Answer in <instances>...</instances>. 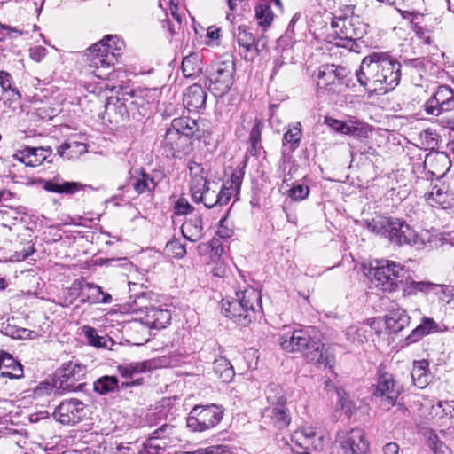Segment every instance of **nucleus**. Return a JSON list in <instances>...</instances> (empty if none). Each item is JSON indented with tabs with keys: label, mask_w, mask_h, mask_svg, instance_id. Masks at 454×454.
<instances>
[{
	"label": "nucleus",
	"mask_w": 454,
	"mask_h": 454,
	"mask_svg": "<svg viewBox=\"0 0 454 454\" xmlns=\"http://www.w3.org/2000/svg\"><path fill=\"white\" fill-rule=\"evenodd\" d=\"M183 102L190 112L204 108L207 102V92L202 86L192 84L184 93Z\"/></svg>",
	"instance_id": "obj_26"
},
{
	"label": "nucleus",
	"mask_w": 454,
	"mask_h": 454,
	"mask_svg": "<svg viewBox=\"0 0 454 454\" xmlns=\"http://www.w3.org/2000/svg\"><path fill=\"white\" fill-rule=\"evenodd\" d=\"M278 341L281 348L287 352H301L309 363L324 364L329 369L334 366V356L329 348L303 329L285 326L278 334Z\"/></svg>",
	"instance_id": "obj_3"
},
{
	"label": "nucleus",
	"mask_w": 454,
	"mask_h": 454,
	"mask_svg": "<svg viewBox=\"0 0 454 454\" xmlns=\"http://www.w3.org/2000/svg\"><path fill=\"white\" fill-rule=\"evenodd\" d=\"M223 415L222 407L216 404L196 405L186 419V426L192 432H204L218 425Z\"/></svg>",
	"instance_id": "obj_12"
},
{
	"label": "nucleus",
	"mask_w": 454,
	"mask_h": 454,
	"mask_svg": "<svg viewBox=\"0 0 454 454\" xmlns=\"http://www.w3.org/2000/svg\"><path fill=\"white\" fill-rule=\"evenodd\" d=\"M146 294L142 293L137 297L138 301L137 303L141 304L139 308L140 311V321L151 328L163 329L165 328L171 320V314L167 309H163L160 306H143V301L145 299Z\"/></svg>",
	"instance_id": "obj_17"
},
{
	"label": "nucleus",
	"mask_w": 454,
	"mask_h": 454,
	"mask_svg": "<svg viewBox=\"0 0 454 454\" xmlns=\"http://www.w3.org/2000/svg\"><path fill=\"white\" fill-rule=\"evenodd\" d=\"M309 186L301 184H294L293 188L289 190V197L294 201L303 200L309 196Z\"/></svg>",
	"instance_id": "obj_50"
},
{
	"label": "nucleus",
	"mask_w": 454,
	"mask_h": 454,
	"mask_svg": "<svg viewBox=\"0 0 454 454\" xmlns=\"http://www.w3.org/2000/svg\"><path fill=\"white\" fill-rule=\"evenodd\" d=\"M403 63L405 67H411L416 70H424L426 68L423 58L405 59L403 60Z\"/></svg>",
	"instance_id": "obj_60"
},
{
	"label": "nucleus",
	"mask_w": 454,
	"mask_h": 454,
	"mask_svg": "<svg viewBox=\"0 0 454 454\" xmlns=\"http://www.w3.org/2000/svg\"><path fill=\"white\" fill-rule=\"evenodd\" d=\"M124 43L118 36L108 35L86 50L85 61L90 73L101 79L92 90L93 93L101 94L113 90V86H110L105 80L108 79L111 74V69L121 55Z\"/></svg>",
	"instance_id": "obj_2"
},
{
	"label": "nucleus",
	"mask_w": 454,
	"mask_h": 454,
	"mask_svg": "<svg viewBox=\"0 0 454 454\" xmlns=\"http://www.w3.org/2000/svg\"><path fill=\"white\" fill-rule=\"evenodd\" d=\"M427 360H419L413 362V367L411 373L413 384L419 388H425L431 382L433 376L428 369Z\"/></svg>",
	"instance_id": "obj_32"
},
{
	"label": "nucleus",
	"mask_w": 454,
	"mask_h": 454,
	"mask_svg": "<svg viewBox=\"0 0 454 454\" xmlns=\"http://www.w3.org/2000/svg\"><path fill=\"white\" fill-rule=\"evenodd\" d=\"M357 154L364 155L367 156V158H369V156H374L376 154V150L371 146H360L359 148L351 151L352 157Z\"/></svg>",
	"instance_id": "obj_64"
},
{
	"label": "nucleus",
	"mask_w": 454,
	"mask_h": 454,
	"mask_svg": "<svg viewBox=\"0 0 454 454\" xmlns=\"http://www.w3.org/2000/svg\"><path fill=\"white\" fill-rule=\"evenodd\" d=\"M348 72L345 67L334 64H327L319 67L317 86L330 92L338 94L348 86Z\"/></svg>",
	"instance_id": "obj_14"
},
{
	"label": "nucleus",
	"mask_w": 454,
	"mask_h": 454,
	"mask_svg": "<svg viewBox=\"0 0 454 454\" xmlns=\"http://www.w3.org/2000/svg\"><path fill=\"white\" fill-rule=\"evenodd\" d=\"M188 168L191 176L190 193L193 202H195L199 198H201V194L211 184L207 180L204 175V168L200 164L195 161H189Z\"/></svg>",
	"instance_id": "obj_22"
},
{
	"label": "nucleus",
	"mask_w": 454,
	"mask_h": 454,
	"mask_svg": "<svg viewBox=\"0 0 454 454\" xmlns=\"http://www.w3.org/2000/svg\"><path fill=\"white\" fill-rule=\"evenodd\" d=\"M338 395L340 396V404L341 409L345 411L346 414L351 415L356 410V404L353 401H351L348 396L341 395L340 392L338 391Z\"/></svg>",
	"instance_id": "obj_56"
},
{
	"label": "nucleus",
	"mask_w": 454,
	"mask_h": 454,
	"mask_svg": "<svg viewBox=\"0 0 454 454\" xmlns=\"http://www.w3.org/2000/svg\"><path fill=\"white\" fill-rule=\"evenodd\" d=\"M367 229L382 237L387 238L393 244H407L418 248L425 245V239L405 222L396 218L378 217L366 222Z\"/></svg>",
	"instance_id": "obj_6"
},
{
	"label": "nucleus",
	"mask_w": 454,
	"mask_h": 454,
	"mask_svg": "<svg viewBox=\"0 0 454 454\" xmlns=\"http://www.w3.org/2000/svg\"><path fill=\"white\" fill-rule=\"evenodd\" d=\"M439 332L438 324L431 317H424L421 323L406 338L409 343L416 342L422 337Z\"/></svg>",
	"instance_id": "obj_36"
},
{
	"label": "nucleus",
	"mask_w": 454,
	"mask_h": 454,
	"mask_svg": "<svg viewBox=\"0 0 454 454\" xmlns=\"http://www.w3.org/2000/svg\"><path fill=\"white\" fill-rule=\"evenodd\" d=\"M346 339L355 347H360L372 335V327L366 323H359L348 326L345 331Z\"/></svg>",
	"instance_id": "obj_31"
},
{
	"label": "nucleus",
	"mask_w": 454,
	"mask_h": 454,
	"mask_svg": "<svg viewBox=\"0 0 454 454\" xmlns=\"http://www.w3.org/2000/svg\"><path fill=\"white\" fill-rule=\"evenodd\" d=\"M82 331L84 333V336L90 346L97 348H102L106 346L105 338L99 336L93 327L90 325H84L82 328Z\"/></svg>",
	"instance_id": "obj_48"
},
{
	"label": "nucleus",
	"mask_w": 454,
	"mask_h": 454,
	"mask_svg": "<svg viewBox=\"0 0 454 454\" xmlns=\"http://www.w3.org/2000/svg\"><path fill=\"white\" fill-rule=\"evenodd\" d=\"M235 70V63L231 59L216 60L207 70L205 85L215 97H222L231 88Z\"/></svg>",
	"instance_id": "obj_10"
},
{
	"label": "nucleus",
	"mask_w": 454,
	"mask_h": 454,
	"mask_svg": "<svg viewBox=\"0 0 454 454\" xmlns=\"http://www.w3.org/2000/svg\"><path fill=\"white\" fill-rule=\"evenodd\" d=\"M454 410V402L439 401L424 397L420 403V416L427 420H441Z\"/></svg>",
	"instance_id": "obj_20"
},
{
	"label": "nucleus",
	"mask_w": 454,
	"mask_h": 454,
	"mask_svg": "<svg viewBox=\"0 0 454 454\" xmlns=\"http://www.w3.org/2000/svg\"><path fill=\"white\" fill-rule=\"evenodd\" d=\"M262 128L263 122L261 120L255 119L249 135L250 143L254 148H256L261 141Z\"/></svg>",
	"instance_id": "obj_52"
},
{
	"label": "nucleus",
	"mask_w": 454,
	"mask_h": 454,
	"mask_svg": "<svg viewBox=\"0 0 454 454\" xmlns=\"http://www.w3.org/2000/svg\"><path fill=\"white\" fill-rule=\"evenodd\" d=\"M181 68L185 77H192L200 74L202 70V63L199 55L192 53L184 58Z\"/></svg>",
	"instance_id": "obj_41"
},
{
	"label": "nucleus",
	"mask_w": 454,
	"mask_h": 454,
	"mask_svg": "<svg viewBox=\"0 0 454 454\" xmlns=\"http://www.w3.org/2000/svg\"><path fill=\"white\" fill-rule=\"evenodd\" d=\"M434 162L439 163L442 165V169L438 171L428 170V173L431 174L432 176L436 177L437 179L442 178L445 172L449 169L450 166V162L448 159V156L445 153H438L435 155H428L426 158L425 165L433 167Z\"/></svg>",
	"instance_id": "obj_43"
},
{
	"label": "nucleus",
	"mask_w": 454,
	"mask_h": 454,
	"mask_svg": "<svg viewBox=\"0 0 454 454\" xmlns=\"http://www.w3.org/2000/svg\"><path fill=\"white\" fill-rule=\"evenodd\" d=\"M411 317L407 312L401 308L394 309L386 316V325L394 333L402 331L410 324Z\"/></svg>",
	"instance_id": "obj_35"
},
{
	"label": "nucleus",
	"mask_w": 454,
	"mask_h": 454,
	"mask_svg": "<svg viewBox=\"0 0 454 454\" xmlns=\"http://www.w3.org/2000/svg\"><path fill=\"white\" fill-rule=\"evenodd\" d=\"M183 236L189 241L196 242L203 237V224L200 215H193L186 219L181 226Z\"/></svg>",
	"instance_id": "obj_33"
},
{
	"label": "nucleus",
	"mask_w": 454,
	"mask_h": 454,
	"mask_svg": "<svg viewBox=\"0 0 454 454\" xmlns=\"http://www.w3.org/2000/svg\"><path fill=\"white\" fill-rule=\"evenodd\" d=\"M24 376L22 364L7 352L0 351V377L21 379Z\"/></svg>",
	"instance_id": "obj_27"
},
{
	"label": "nucleus",
	"mask_w": 454,
	"mask_h": 454,
	"mask_svg": "<svg viewBox=\"0 0 454 454\" xmlns=\"http://www.w3.org/2000/svg\"><path fill=\"white\" fill-rule=\"evenodd\" d=\"M254 17L258 26L262 27L263 31L270 27L274 20L273 12L268 4H258L255 8Z\"/></svg>",
	"instance_id": "obj_42"
},
{
	"label": "nucleus",
	"mask_w": 454,
	"mask_h": 454,
	"mask_svg": "<svg viewBox=\"0 0 454 454\" xmlns=\"http://www.w3.org/2000/svg\"><path fill=\"white\" fill-rule=\"evenodd\" d=\"M343 27H345V31H342V35H340V40H346V43L343 44V47H348L350 50H353V46L356 45L355 40L353 39V35H356V34L349 31V29L346 27V20H342Z\"/></svg>",
	"instance_id": "obj_58"
},
{
	"label": "nucleus",
	"mask_w": 454,
	"mask_h": 454,
	"mask_svg": "<svg viewBox=\"0 0 454 454\" xmlns=\"http://www.w3.org/2000/svg\"><path fill=\"white\" fill-rule=\"evenodd\" d=\"M83 280L76 279L73 282L71 286L65 289L63 293L59 296V304L62 307H68L73 304L78 297L83 296L85 298L87 295L84 294V289H87Z\"/></svg>",
	"instance_id": "obj_34"
},
{
	"label": "nucleus",
	"mask_w": 454,
	"mask_h": 454,
	"mask_svg": "<svg viewBox=\"0 0 454 454\" xmlns=\"http://www.w3.org/2000/svg\"><path fill=\"white\" fill-rule=\"evenodd\" d=\"M43 187L47 192L61 194H74L84 188L79 182L63 181L60 176H57L51 180H42Z\"/></svg>",
	"instance_id": "obj_28"
},
{
	"label": "nucleus",
	"mask_w": 454,
	"mask_h": 454,
	"mask_svg": "<svg viewBox=\"0 0 454 454\" xmlns=\"http://www.w3.org/2000/svg\"><path fill=\"white\" fill-rule=\"evenodd\" d=\"M454 109V89L449 85H440L424 104L425 112L439 116Z\"/></svg>",
	"instance_id": "obj_15"
},
{
	"label": "nucleus",
	"mask_w": 454,
	"mask_h": 454,
	"mask_svg": "<svg viewBox=\"0 0 454 454\" xmlns=\"http://www.w3.org/2000/svg\"><path fill=\"white\" fill-rule=\"evenodd\" d=\"M239 49V54L246 59L253 61L267 45L266 37L262 35L256 37L251 29L245 26H239L233 32Z\"/></svg>",
	"instance_id": "obj_13"
},
{
	"label": "nucleus",
	"mask_w": 454,
	"mask_h": 454,
	"mask_svg": "<svg viewBox=\"0 0 454 454\" xmlns=\"http://www.w3.org/2000/svg\"><path fill=\"white\" fill-rule=\"evenodd\" d=\"M262 296L260 292L248 287L242 292L236 293V298L223 299L221 301L222 313L235 323L246 326L254 318L256 312L262 309Z\"/></svg>",
	"instance_id": "obj_5"
},
{
	"label": "nucleus",
	"mask_w": 454,
	"mask_h": 454,
	"mask_svg": "<svg viewBox=\"0 0 454 454\" xmlns=\"http://www.w3.org/2000/svg\"><path fill=\"white\" fill-rule=\"evenodd\" d=\"M299 435L303 436L306 441L309 442L317 435V430L313 427H302L294 433V437L298 438Z\"/></svg>",
	"instance_id": "obj_57"
},
{
	"label": "nucleus",
	"mask_w": 454,
	"mask_h": 454,
	"mask_svg": "<svg viewBox=\"0 0 454 454\" xmlns=\"http://www.w3.org/2000/svg\"><path fill=\"white\" fill-rule=\"evenodd\" d=\"M174 432L175 427L173 426L162 425L154 430L143 444V450L140 451V454H160L174 443V440L171 437Z\"/></svg>",
	"instance_id": "obj_19"
},
{
	"label": "nucleus",
	"mask_w": 454,
	"mask_h": 454,
	"mask_svg": "<svg viewBox=\"0 0 454 454\" xmlns=\"http://www.w3.org/2000/svg\"><path fill=\"white\" fill-rule=\"evenodd\" d=\"M244 175L243 168H235L231 175V178L223 183L219 191L217 184L210 185L201 194V198H199L195 203H203L207 208L227 205L231 197L239 193Z\"/></svg>",
	"instance_id": "obj_8"
},
{
	"label": "nucleus",
	"mask_w": 454,
	"mask_h": 454,
	"mask_svg": "<svg viewBox=\"0 0 454 454\" xmlns=\"http://www.w3.org/2000/svg\"><path fill=\"white\" fill-rule=\"evenodd\" d=\"M22 35V31L7 25L0 24V41L6 37L16 38Z\"/></svg>",
	"instance_id": "obj_54"
},
{
	"label": "nucleus",
	"mask_w": 454,
	"mask_h": 454,
	"mask_svg": "<svg viewBox=\"0 0 454 454\" xmlns=\"http://www.w3.org/2000/svg\"><path fill=\"white\" fill-rule=\"evenodd\" d=\"M403 393V387L395 380V376L384 368L379 367L376 383L372 386V398L385 410L396 404Z\"/></svg>",
	"instance_id": "obj_9"
},
{
	"label": "nucleus",
	"mask_w": 454,
	"mask_h": 454,
	"mask_svg": "<svg viewBox=\"0 0 454 454\" xmlns=\"http://www.w3.org/2000/svg\"><path fill=\"white\" fill-rule=\"evenodd\" d=\"M87 373L86 366L69 362L63 365L62 369V381L71 386L74 382L81 381L84 379Z\"/></svg>",
	"instance_id": "obj_37"
},
{
	"label": "nucleus",
	"mask_w": 454,
	"mask_h": 454,
	"mask_svg": "<svg viewBox=\"0 0 454 454\" xmlns=\"http://www.w3.org/2000/svg\"><path fill=\"white\" fill-rule=\"evenodd\" d=\"M167 247L178 258H182L186 254L185 246L176 240L168 242Z\"/></svg>",
	"instance_id": "obj_59"
},
{
	"label": "nucleus",
	"mask_w": 454,
	"mask_h": 454,
	"mask_svg": "<svg viewBox=\"0 0 454 454\" xmlns=\"http://www.w3.org/2000/svg\"><path fill=\"white\" fill-rule=\"evenodd\" d=\"M229 451L226 445H213L207 448H200L194 451H179L175 454H224Z\"/></svg>",
	"instance_id": "obj_49"
},
{
	"label": "nucleus",
	"mask_w": 454,
	"mask_h": 454,
	"mask_svg": "<svg viewBox=\"0 0 454 454\" xmlns=\"http://www.w3.org/2000/svg\"><path fill=\"white\" fill-rule=\"evenodd\" d=\"M403 288V295H415L418 292H429V286H432V282L429 281H414V280H403L402 284H400Z\"/></svg>",
	"instance_id": "obj_44"
},
{
	"label": "nucleus",
	"mask_w": 454,
	"mask_h": 454,
	"mask_svg": "<svg viewBox=\"0 0 454 454\" xmlns=\"http://www.w3.org/2000/svg\"><path fill=\"white\" fill-rule=\"evenodd\" d=\"M46 53L47 50L43 46H35L29 51L30 58L36 62H40L46 56Z\"/></svg>",
	"instance_id": "obj_61"
},
{
	"label": "nucleus",
	"mask_w": 454,
	"mask_h": 454,
	"mask_svg": "<svg viewBox=\"0 0 454 454\" xmlns=\"http://www.w3.org/2000/svg\"><path fill=\"white\" fill-rule=\"evenodd\" d=\"M429 442L434 454H452L451 450L445 443L439 441L436 435L430 436Z\"/></svg>",
	"instance_id": "obj_53"
},
{
	"label": "nucleus",
	"mask_w": 454,
	"mask_h": 454,
	"mask_svg": "<svg viewBox=\"0 0 454 454\" xmlns=\"http://www.w3.org/2000/svg\"><path fill=\"white\" fill-rule=\"evenodd\" d=\"M32 253H34V248H33L32 246H28L27 248H23L20 251H16L15 254L12 256V261H17V262L24 261L27 258H28V256Z\"/></svg>",
	"instance_id": "obj_62"
},
{
	"label": "nucleus",
	"mask_w": 454,
	"mask_h": 454,
	"mask_svg": "<svg viewBox=\"0 0 454 454\" xmlns=\"http://www.w3.org/2000/svg\"><path fill=\"white\" fill-rule=\"evenodd\" d=\"M0 86L4 92L10 94V98L18 99L20 98L19 91L12 86V78L9 73L0 71Z\"/></svg>",
	"instance_id": "obj_47"
},
{
	"label": "nucleus",
	"mask_w": 454,
	"mask_h": 454,
	"mask_svg": "<svg viewBox=\"0 0 454 454\" xmlns=\"http://www.w3.org/2000/svg\"><path fill=\"white\" fill-rule=\"evenodd\" d=\"M118 387V380L114 376H103L94 383V390L100 395L114 392Z\"/></svg>",
	"instance_id": "obj_45"
},
{
	"label": "nucleus",
	"mask_w": 454,
	"mask_h": 454,
	"mask_svg": "<svg viewBox=\"0 0 454 454\" xmlns=\"http://www.w3.org/2000/svg\"><path fill=\"white\" fill-rule=\"evenodd\" d=\"M213 370L223 382H230L235 376L234 369L225 357H218L214 361Z\"/></svg>",
	"instance_id": "obj_38"
},
{
	"label": "nucleus",
	"mask_w": 454,
	"mask_h": 454,
	"mask_svg": "<svg viewBox=\"0 0 454 454\" xmlns=\"http://www.w3.org/2000/svg\"><path fill=\"white\" fill-rule=\"evenodd\" d=\"M117 102L120 103V107H123L125 113H129V111H132L135 107H141L142 109L145 108V103L142 99V97L136 94L131 97V100L125 99V102H121V100L118 98Z\"/></svg>",
	"instance_id": "obj_51"
},
{
	"label": "nucleus",
	"mask_w": 454,
	"mask_h": 454,
	"mask_svg": "<svg viewBox=\"0 0 454 454\" xmlns=\"http://www.w3.org/2000/svg\"><path fill=\"white\" fill-rule=\"evenodd\" d=\"M302 137V127L301 122H295L288 125L284 133L282 140V153L290 154L299 146Z\"/></svg>",
	"instance_id": "obj_29"
},
{
	"label": "nucleus",
	"mask_w": 454,
	"mask_h": 454,
	"mask_svg": "<svg viewBox=\"0 0 454 454\" xmlns=\"http://www.w3.org/2000/svg\"><path fill=\"white\" fill-rule=\"evenodd\" d=\"M193 207L184 198H180L175 204V212L176 215H187L192 213Z\"/></svg>",
	"instance_id": "obj_55"
},
{
	"label": "nucleus",
	"mask_w": 454,
	"mask_h": 454,
	"mask_svg": "<svg viewBox=\"0 0 454 454\" xmlns=\"http://www.w3.org/2000/svg\"><path fill=\"white\" fill-rule=\"evenodd\" d=\"M266 398L269 405L264 409V417H269L278 429L287 427L291 422L288 410L286 408V397L283 390L277 385L271 384L266 389Z\"/></svg>",
	"instance_id": "obj_11"
},
{
	"label": "nucleus",
	"mask_w": 454,
	"mask_h": 454,
	"mask_svg": "<svg viewBox=\"0 0 454 454\" xmlns=\"http://www.w3.org/2000/svg\"><path fill=\"white\" fill-rule=\"evenodd\" d=\"M226 221V216L222 218L219 223L217 234L219 237L227 239L232 236L233 231L224 225V223Z\"/></svg>",
	"instance_id": "obj_63"
},
{
	"label": "nucleus",
	"mask_w": 454,
	"mask_h": 454,
	"mask_svg": "<svg viewBox=\"0 0 454 454\" xmlns=\"http://www.w3.org/2000/svg\"><path fill=\"white\" fill-rule=\"evenodd\" d=\"M169 364V359L163 356L160 358L119 365L118 372L122 378L133 379L140 373L146 372L159 367L168 366Z\"/></svg>",
	"instance_id": "obj_21"
},
{
	"label": "nucleus",
	"mask_w": 454,
	"mask_h": 454,
	"mask_svg": "<svg viewBox=\"0 0 454 454\" xmlns=\"http://www.w3.org/2000/svg\"><path fill=\"white\" fill-rule=\"evenodd\" d=\"M425 200L434 207L442 209H454V193L450 192L444 184L434 185L425 193Z\"/></svg>",
	"instance_id": "obj_23"
},
{
	"label": "nucleus",
	"mask_w": 454,
	"mask_h": 454,
	"mask_svg": "<svg viewBox=\"0 0 454 454\" xmlns=\"http://www.w3.org/2000/svg\"><path fill=\"white\" fill-rule=\"evenodd\" d=\"M197 131V122L189 117L176 118L167 129L161 146L167 156L182 159L192 150V137Z\"/></svg>",
	"instance_id": "obj_4"
},
{
	"label": "nucleus",
	"mask_w": 454,
	"mask_h": 454,
	"mask_svg": "<svg viewBox=\"0 0 454 454\" xmlns=\"http://www.w3.org/2000/svg\"><path fill=\"white\" fill-rule=\"evenodd\" d=\"M335 442L345 454H366L369 450V442L360 428L338 432Z\"/></svg>",
	"instance_id": "obj_16"
},
{
	"label": "nucleus",
	"mask_w": 454,
	"mask_h": 454,
	"mask_svg": "<svg viewBox=\"0 0 454 454\" xmlns=\"http://www.w3.org/2000/svg\"><path fill=\"white\" fill-rule=\"evenodd\" d=\"M429 292H433L435 295L438 296L439 301L445 304L450 303L454 297L453 289L449 286H442L432 283V286H429Z\"/></svg>",
	"instance_id": "obj_46"
},
{
	"label": "nucleus",
	"mask_w": 454,
	"mask_h": 454,
	"mask_svg": "<svg viewBox=\"0 0 454 454\" xmlns=\"http://www.w3.org/2000/svg\"><path fill=\"white\" fill-rule=\"evenodd\" d=\"M356 75L369 93L386 94L399 84L401 63L387 52H372L363 59Z\"/></svg>",
	"instance_id": "obj_1"
},
{
	"label": "nucleus",
	"mask_w": 454,
	"mask_h": 454,
	"mask_svg": "<svg viewBox=\"0 0 454 454\" xmlns=\"http://www.w3.org/2000/svg\"><path fill=\"white\" fill-rule=\"evenodd\" d=\"M86 151V145L76 141L66 142L58 148L59 154L67 160L76 159Z\"/></svg>",
	"instance_id": "obj_39"
},
{
	"label": "nucleus",
	"mask_w": 454,
	"mask_h": 454,
	"mask_svg": "<svg viewBox=\"0 0 454 454\" xmlns=\"http://www.w3.org/2000/svg\"><path fill=\"white\" fill-rule=\"evenodd\" d=\"M52 416L63 425H74L86 416L85 405L78 399L64 400L56 407Z\"/></svg>",
	"instance_id": "obj_18"
},
{
	"label": "nucleus",
	"mask_w": 454,
	"mask_h": 454,
	"mask_svg": "<svg viewBox=\"0 0 454 454\" xmlns=\"http://www.w3.org/2000/svg\"><path fill=\"white\" fill-rule=\"evenodd\" d=\"M88 291H95L97 294H87L85 298H82V303H104L108 304L112 301L111 294L107 293H104L101 286L94 284V283H86L85 284Z\"/></svg>",
	"instance_id": "obj_40"
},
{
	"label": "nucleus",
	"mask_w": 454,
	"mask_h": 454,
	"mask_svg": "<svg viewBox=\"0 0 454 454\" xmlns=\"http://www.w3.org/2000/svg\"><path fill=\"white\" fill-rule=\"evenodd\" d=\"M325 123L340 134L353 136L357 138L368 137V127L358 121H349L346 122L333 118H326Z\"/></svg>",
	"instance_id": "obj_24"
},
{
	"label": "nucleus",
	"mask_w": 454,
	"mask_h": 454,
	"mask_svg": "<svg viewBox=\"0 0 454 454\" xmlns=\"http://www.w3.org/2000/svg\"><path fill=\"white\" fill-rule=\"evenodd\" d=\"M51 150L44 147H25L18 150L13 157L28 167H37L50 156Z\"/></svg>",
	"instance_id": "obj_25"
},
{
	"label": "nucleus",
	"mask_w": 454,
	"mask_h": 454,
	"mask_svg": "<svg viewBox=\"0 0 454 454\" xmlns=\"http://www.w3.org/2000/svg\"><path fill=\"white\" fill-rule=\"evenodd\" d=\"M404 268L388 260L376 261L372 264L369 270V278L372 284L383 292H395L400 287L405 278Z\"/></svg>",
	"instance_id": "obj_7"
},
{
	"label": "nucleus",
	"mask_w": 454,
	"mask_h": 454,
	"mask_svg": "<svg viewBox=\"0 0 454 454\" xmlns=\"http://www.w3.org/2000/svg\"><path fill=\"white\" fill-rule=\"evenodd\" d=\"M129 184L138 194L151 192L157 185L154 178L143 168H138L130 175Z\"/></svg>",
	"instance_id": "obj_30"
}]
</instances>
